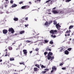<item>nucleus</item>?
<instances>
[{
  "label": "nucleus",
  "instance_id": "obj_30",
  "mask_svg": "<svg viewBox=\"0 0 74 74\" xmlns=\"http://www.w3.org/2000/svg\"><path fill=\"white\" fill-rule=\"evenodd\" d=\"M12 65V64H9L8 65V67H11Z\"/></svg>",
  "mask_w": 74,
  "mask_h": 74
},
{
  "label": "nucleus",
  "instance_id": "obj_46",
  "mask_svg": "<svg viewBox=\"0 0 74 74\" xmlns=\"http://www.w3.org/2000/svg\"><path fill=\"white\" fill-rule=\"evenodd\" d=\"M3 64L4 65H7V64L6 63V62H5L3 63Z\"/></svg>",
  "mask_w": 74,
  "mask_h": 74
},
{
  "label": "nucleus",
  "instance_id": "obj_2",
  "mask_svg": "<svg viewBox=\"0 0 74 74\" xmlns=\"http://www.w3.org/2000/svg\"><path fill=\"white\" fill-rule=\"evenodd\" d=\"M53 55V53L51 52H49L48 53L47 56H46V57L47 58V59L49 60L51 59V56Z\"/></svg>",
  "mask_w": 74,
  "mask_h": 74
},
{
  "label": "nucleus",
  "instance_id": "obj_29",
  "mask_svg": "<svg viewBox=\"0 0 74 74\" xmlns=\"http://www.w3.org/2000/svg\"><path fill=\"white\" fill-rule=\"evenodd\" d=\"M51 36V37H53V38H55L56 37V36L54 35V36H53V35H52Z\"/></svg>",
  "mask_w": 74,
  "mask_h": 74
},
{
  "label": "nucleus",
  "instance_id": "obj_3",
  "mask_svg": "<svg viewBox=\"0 0 74 74\" xmlns=\"http://www.w3.org/2000/svg\"><path fill=\"white\" fill-rule=\"evenodd\" d=\"M29 8H30V6L27 5L22 6L21 8L23 10H26V9H27Z\"/></svg>",
  "mask_w": 74,
  "mask_h": 74
},
{
  "label": "nucleus",
  "instance_id": "obj_41",
  "mask_svg": "<svg viewBox=\"0 0 74 74\" xmlns=\"http://www.w3.org/2000/svg\"><path fill=\"white\" fill-rule=\"evenodd\" d=\"M23 3V1H21L20 2H19V4H22V3Z\"/></svg>",
  "mask_w": 74,
  "mask_h": 74
},
{
  "label": "nucleus",
  "instance_id": "obj_40",
  "mask_svg": "<svg viewBox=\"0 0 74 74\" xmlns=\"http://www.w3.org/2000/svg\"><path fill=\"white\" fill-rule=\"evenodd\" d=\"M54 70H53V69H52V70L51 71V73H52L54 72Z\"/></svg>",
  "mask_w": 74,
  "mask_h": 74
},
{
  "label": "nucleus",
  "instance_id": "obj_1",
  "mask_svg": "<svg viewBox=\"0 0 74 74\" xmlns=\"http://www.w3.org/2000/svg\"><path fill=\"white\" fill-rule=\"evenodd\" d=\"M53 24L54 25H56V28L58 30H60V27H61V26H60L59 25V23L57 24V22L56 20H54L53 21Z\"/></svg>",
  "mask_w": 74,
  "mask_h": 74
},
{
  "label": "nucleus",
  "instance_id": "obj_26",
  "mask_svg": "<svg viewBox=\"0 0 74 74\" xmlns=\"http://www.w3.org/2000/svg\"><path fill=\"white\" fill-rule=\"evenodd\" d=\"M25 42H27V43H29L30 42H31V41H29V40H27L25 41Z\"/></svg>",
  "mask_w": 74,
  "mask_h": 74
},
{
  "label": "nucleus",
  "instance_id": "obj_55",
  "mask_svg": "<svg viewBox=\"0 0 74 74\" xmlns=\"http://www.w3.org/2000/svg\"><path fill=\"white\" fill-rule=\"evenodd\" d=\"M6 52H7V49H5V50Z\"/></svg>",
  "mask_w": 74,
  "mask_h": 74
},
{
  "label": "nucleus",
  "instance_id": "obj_52",
  "mask_svg": "<svg viewBox=\"0 0 74 74\" xmlns=\"http://www.w3.org/2000/svg\"><path fill=\"white\" fill-rule=\"evenodd\" d=\"M63 63L60 64V66H63Z\"/></svg>",
  "mask_w": 74,
  "mask_h": 74
},
{
  "label": "nucleus",
  "instance_id": "obj_37",
  "mask_svg": "<svg viewBox=\"0 0 74 74\" xmlns=\"http://www.w3.org/2000/svg\"><path fill=\"white\" fill-rule=\"evenodd\" d=\"M62 70H66V67L62 68Z\"/></svg>",
  "mask_w": 74,
  "mask_h": 74
},
{
  "label": "nucleus",
  "instance_id": "obj_4",
  "mask_svg": "<svg viewBox=\"0 0 74 74\" xmlns=\"http://www.w3.org/2000/svg\"><path fill=\"white\" fill-rule=\"evenodd\" d=\"M8 31L9 32H11L12 34L14 33V29L12 27L10 28L9 29Z\"/></svg>",
  "mask_w": 74,
  "mask_h": 74
},
{
  "label": "nucleus",
  "instance_id": "obj_18",
  "mask_svg": "<svg viewBox=\"0 0 74 74\" xmlns=\"http://www.w3.org/2000/svg\"><path fill=\"white\" fill-rule=\"evenodd\" d=\"M73 27H74V26L73 25H71L69 27V29H71L72 28H73Z\"/></svg>",
  "mask_w": 74,
  "mask_h": 74
},
{
  "label": "nucleus",
  "instance_id": "obj_54",
  "mask_svg": "<svg viewBox=\"0 0 74 74\" xmlns=\"http://www.w3.org/2000/svg\"><path fill=\"white\" fill-rule=\"evenodd\" d=\"M49 51H51V49H49Z\"/></svg>",
  "mask_w": 74,
  "mask_h": 74
},
{
  "label": "nucleus",
  "instance_id": "obj_36",
  "mask_svg": "<svg viewBox=\"0 0 74 74\" xmlns=\"http://www.w3.org/2000/svg\"><path fill=\"white\" fill-rule=\"evenodd\" d=\"M10 3L11 4H12V3H14V1H13L12 0H11L10 1Z\"/></svg>",
  "mask_w": 74,
  "mask_h": 74
},
{
  "label": "nucleus",
  "instance_id": "obj_58",
  "mask_svg": "<svg viewBox=\"0 0 74 74\" xmlns=\"http://www.w3.org/2000/svg\"><path fill=\"white\" fill-rule=\"evenodd\" d=\"M55 9H56V7H55L53 8V10H55Z\"/></svg>",
  "mask_w": 74,
  "mask_h": 74
},
{
  "label": "nucleus",
  "instance_id": "obj_32",
  "mask_svg": "<svg viewBox=\"0 0 74 74\" xmlns=\"http://www.w3.org/2000/svg\"><path fill=\"white\" fill-rule=\"evenodd\" d=\"M71 1V0H66L65 1L66 2L69 3V2H70V1Z\"/></svg>",
  "mask_w": 74,
  "mask_h": 74
},
{
  "label": "nucleus",
  "instance_id": "obj_62",
  "mask_svg": "<svg viewBox=\"0 0 74 74\" xmlns=\"http://www.w3.org/2000/svg\"><path fill=\"white\" fill-rule=\"evenodd\" d=\"M41 0H37V1H40Z\"/></svg>",
  "mask_w": 74,
  "mask_h": 74
},
{
  "label": "nucleus",
  "instance_id": "obj_38",
  "mask_svg": "<svg viewBox=\"0 0 74 74\" xmlns=\"http://www.w3.org/2000/svg\"><path fill=\"white\" fill-rule=\"evenodd\" d=\"M50 44H53V42L52 41H51L50 42Z\"/></svg>",
  "mask_w": 74,
  "mask_h": 74
},
{
  "label": "nucleus",
  "instance_id": "obj_19",
  "mask_svg": "<svg viewBox=\"0 0 74 74\" xmlns=\"http://www.w3.org/2000/svg\"><path fill=\"white\" fill-rule=\"evenodd\" d=\"M8 49L10 51H11V50H12V47L10 46L8 47Z\"/></svg>",
  "mask_w": 74,
  "mask_h": 74
},
{
  "label": "nucleus",
  "instance_id": "obj_48",
  "mask_svg": "<svg viewBox=\"0 0 74 74\" xmlns=\"http://www.w3.org/2000/svg\"><path fill=\"white\" fill-rule=\"evenodd\" d=\"M63 48H62L60 50V52H62V50H63Z\"/></svg>",
  "mask_w": 74,
  "mask_h": 74
},
{
  "label": "nucleus",
  "instance_id": "obj_60",
  "mask_svg": "<svg viewBox=\"0 0 74 74\" xmlns=\"http://www.w3.org/2000/svg\"><path fill=\"white\" fill-rule=\"evenodd\" d=\"M32 52L33 51H31L29 53H32Z\"/></svg>",
  "mask_w": 74,
  "mask_h": 74
},
{
  "label": "nucleus",
  "instance_id": "obj_15",
  "mask_svg": "<svg viewBox=\"0 0 74 74\" xmlns=\"http://www.w3.org/2000/svg\"><path fill=\"white\" fill-rule=\"evenodd\" d=\"M63 11H58V14H63Z\"/></svg>",
  "mask_w": 74,
  "mask_h": 74
},
{
  "label": "nucleus",
  "instance_id": "obj_51",
  "mask_svg": "<svg viewBox=\"0 0 74 74\" xmlns=\"http://www.w3.org/2000/svg\"><path fill=\"white\" fill-rule=\"evenodd\" d=\"M45 70H46V71H49V69H45Z\"/></svg>",
  "mask_w": 74,
  "mask_h": 74
},
{
  "label": "nucleus",
  "instance_id": "obj_53",
  "mask_svg": "<svg viewBox=\"0 0 74 74\" xmlns=\"http://www.w3.org/2000/svg\"><path fill=\"white\" fill-rule=\"evenodd\" d=\"M30 39V38H32V39H33V37H30V38H28V39Z\"/></svg>",
  "mask_w": 74,
  "mask_h": 74
},
{
  "label": "nucleus",
  "instance_id": "obj_27",
  "mask_svg": "<svg viewBox=\"0 0 74 74\" xmlns=\"http://www.w3.org/2000/svg\"><path fill=\"white\" fill-rule=\"evenodd\" d=\"M41 68H42V69H43V68H46V66H44V65H42L41 66Z\"/></svg>",
  "mask_w": 74,
  "mask_h": 74
},
{
  "label": "nucleus",
  "instance_id": "obj_16",
  "mask_svg": "<svg viewBox=\"0 0 74 74\" xmlns=\"http://www.w3.org/2000/svg\"><path fill=\"white\" fill-rule=\"evenodd\" d=\"M35 66L38 67V69H40V65H39V64H36L35 65Z\"/></svg>",
  "mask_w": 74,
  "mask_h": 74
},
{
  "label": "nucleus",
  "instance_id": "obj_34",
  "mask_svg": "<svg viewBox=\"0 0 74 74\" xmlns=\"http://www.w3.org/2000/svg\"><path fill=\"white\" fill-rule=\"evenodd\" d=\"M68 51H70L71 50V48H69L68 49H67Z\"/></svg>",
  "mask_w": 74,
  "mask_h": 74
},
{
  "label": "nucleus",
  "instance_id": "obj_22",
  "mask_svg": "<svg viewBox=\"0 0 74 74\" xmlns=\"http://www.w3.org/2000/svg\"><path fill=\"white\" fill-rule=\"evenodd\" d=\"M54 3V0H51V2H50V4L51 5V4H53Z\"/></svg>",
  "mask_w": 74,
  "mask_h": 74
},
{
  "label": "nucleus",
  "instance_id": "obj_23",
  "mask_svg": "<svg viewBox=\"0 0 74 74\" xmlns=\"http://www.w3.org/2000/svg\"><path fill=\"white\" fill-rule=\"evenodd\" d=\"M49 24L48 23V22L47 21H46L45 23V26H47V25H48Z\"/></svg>",
  "mask_w": 74,
  "mask_h": 74
},
{
  "label": "nucleus",
  "instance_id": "obj_33",
  "mask_svg": "<svg viewBox=\"0 0 74 74\" xmlns=\"http://www.w3.org/2000/svg\"><path fill=\"white\" fill-rule=\"evenodd\" d=\"M62 33H63V31H60L59 32V33L60 35H59V36H60V34H62Z\"/></svg>",
  "mask_w": 74,
  "mask_h": 74
},
{
  "label": "nucleus",
  "instance_id": "obj_31",
  "mask_svg": "<svg viewBox=\"0 0 74 74\" xmlns=\"http://www.w3.org/2000/svg\"><path fill=\"white\" fill-rule=\"evenodd\" d=\"M52 21L51 20L49 21V23H48L49 25H50V24H51V23H52Z\"/></svg>",
  "mask_w": 74,
  "mask_h": 74
},
{
  "label": "nucleus",
  "instance_id": "obj_47",
  "mask_svg": "<svg viewBox=\"0 0 74 74\" xmlns=\"http://www.w3.org/2000/svg\"><path fill=\"white\" fill-rule=\"evenodd\" d=\"M25 27H27V26H29V25H28V24L25 25Z\"/></svg>",
  "mask_w": 74,
  "mask_h": 74
},
{
  "label": "nucleus",
  "instance_id": "obj_50",
  "mask_svg": "<svg viewBox=\"0 0 74 74\" xmlns=\"http://www.w3.org/2000/svg\"><path fill=\"white\" fill-rule=\"evenodd\" d=\"M48 12H49L50 11H51V9H48Z\"/></svg>",
  "mask_w": 74,
  "mask_h": 74
},
{
  "label": "nucleus",
  "instance_id": "obj_42",
  "mask_svg": "<svg viewBox=\"0 0 74 74\" xmlns=\"http://www.w3.org/2000/svg\"><path fill=\"white\" fill-rule=\"evenodd\" d=\"M47 73V71H42V73L43 74H44V73Z\"/></svg>",
  "mask_w": 74,
  "mask_h": 74
},
{
  "label": "nucleus",
  "instance_id": "obj_20",
  "mask_svg": "<svg viewBox=\"0 0 74 74\" xmlns=\"http://www.w3.org/2000/svg\"><path fill=\"white\" fill-rule=\"evenodd\" d=\"M13 19L14 21H18V18H14Z\"/></svg>",
  "mask_w": 74,
  "mask_h": 74
},
{
  "label": "nucleus",
  "instance_id": "obj_39",
  "mask_svg": "<svg viewBox=\"0 0 74 74\" xmlns=\"http://www.w3.org/2000/svg\"><path fill=\"white\" fill-rule=\"evenodd\" d=\"M51 1V0H49L48 1H46V3H49V1Z\"/></svg>",
  "mask_w": 74,
  "mask_h": 74
},
{
  "label": "nucleus",
  "instance_id": "obj_44",
  "mask_svg": "<svg viewBox=\"0 0 74 74\" xmlns=\"http://www.w3.org/2000/svg\"><path fill=\"white\" fill-rule=\"evenodd\" d=\"M25 20L26 21H27L28 20V17H26L25 18Z\"/></svg>",
  "mask_w": 74,
  "mask_h": 74
},
{
  "label": "nucleus",
  "instance_id": "obj_63",
  "mask_svg": "<svg viewBox=\"0 0 74 74\" xmlns=\"http://www.w3.org/2000/svg\"><path fill=\"white\" fill-rule=\"evenodd\" d=\"M29 4H32V2H29Z\"/></svg>",
  "mask_w": 74,
  "mask_h": 74
},
{
  "label": "nucleus",
  "instance_id": "obj_35",
  "mask_svg": "<svg viewBox=\"0 0 74 74\" xmlns=\"http://www.w3.org/2000/svg\"><path fill=\"white\" fill-rule=\"evenodd\" d=\"M38 50H39V49H38V48H36L35 49V51H38Z\"/></svg>",
  "mask_w": 74,
  "mask_h": 74
},
{
  "label": "nucleus",
  "instance_id": "obj_8",
  "mask_svg": "<svg viewBox=\"0 0 74 74\" xmlns=\"http://www.w3.org/2000/svg\"><path fill=\"white\" fill-rule=\"evenodd\" d=\"M3 34H7V32H8V31H7V29H4L3 30Z\"/></svg>",
  "mask_w": 74,
  "mask_h": 74
},
{
  "label": "nucleus",
  "instance_id": "obj_14",
  "mask_svg": "<svg viewBox=\"0 0 74 74\" xmlns=\"http://www.w3.org/2000/svg\"><path fill=\"white\" fill-rule=\"evenodd\" d=\"M34 71H36V72L37 71H38V69L37 67L34 68Z\"/></svg>",
  "mask_w": 74,
  "mask_h": 74
},
{
  "label": "nucleus",
  "instance_id": "obj_7",
  "mask_svg": "<svg viewBox=\"0 0 74 74\" xmlns=\"http://www.w3.org/2000/svg\"><path fill=\"white\" fill-rule=\"evenodd\" d=\"M70 32H71V30L70 29L69 30V31H66V32H65V36L66 37L67 36V34H68V33H70Z\"/></svg>",
  "mask_w": 74,
  "mask_h": 74
},
{
  "label": "nucleus",
  "instance_id": "obj_17",
  "mask_svg": "<svg viewBox=\"0 0 74 74\" xmlns=\"http://www.w3.org/2000/svg\"><path fill=\"white\" fill-rule=\"evenodd\" d=\"M23 33H25V31H21L20 32V34H22Z\"/></svg>",
  "mask_w": 74,
  "mask_h": 74
},
{
  "label": "nucleus",
  "instance_id": "obj_57",
  "mask_svg": "<svg viewBox=\"0 0 74 74\" xmlns=\"http://www.w3.org/2000/svg\"><path fill=\"white\" fill-rule=\"evenodd\" d=\"M2 61L3 60L2 59L0 60V62H2Z\"/></svg>",
  "mask_w": 74,
  "mask_h": 74
},
{
  "label": "nucleus",
  "instance_id": "obj_45",
  "mask_svg": "<svg viewBox=\"0 0 74 74\" xmlns=\"http://www.w3.org/2000/svg\"><path fill=\"white\" fill-rule=\"evenodd\" d=\"M8 55V56H9V57H10V53H8V54H7Z\"/></svg>",
  "mask_w": 74,
  "mask_h": 74
},
{
  "label": "nucleus",
  "instance_id": "obj_5",
  "mask_svg": "<svg viewBox=\"0 0 74 74\" xmlns=\"http://www.w3.org/2000/svg\"><path fill=\"white\" fill-rule=\"evenodd\" d=\"M50 33L52 34H54L55 33H57V30H51L50 31Z\"/></svg>",
  "mask_w": 74,
  "mask_h": 74
},
{
  "label": "nucleus",
  "instance_id": "obj_9",
  "mask_svg": "<svg viewBox=\"0 0 74 74\" xmlns=\"http://www.w3.org/2000/svg\"><path fill=\"white\" fill-rule=\"evenodd\" d=\"M23 54H25V55H27V50L26 49H24L23 50Z\"/></svg>",
  "mask_w": 74,
  "mask_h": 74
},
{
  "label": "nucleus",
  "instance_id": "obj_43",
  "mask_svg": "<svg viewBox=\"0 0 74 74\" xmlns=\"http://www.w3.org/2000/svg\"><path fill=\"white\" fill-rule=\"evenodd\" d=\"M49 50V47L47 48L46 49V51H48Z\"/></svg>",
  "mask_w": 74,
  "mask_h": 74
},
{
  "label": "nucleus",
  "instance_id": "obj_24",
  "mask_svg": "<svg viewBox=\"0 0 74 74\" xmlns=\"http://www.w3.org/2000/svg\"><path fill=\"white\" fill-rule=\"evenodd\" d=\"M48 54V52H45L44 53V55L45 56H46V55Z\"/></svg>",
  "mask_w": 74,
  "mask_h": 74
},
{
  "label": "nucleus",
  "instance_id": "obj_64",
  "mask_svg": "<svg viewBox=\"0 0 74 74\" xmlns=\"http://www.w3.org/2000/svg\"><path fill=\"white\" fill-rule=\"evenodd\" d=\"M7 7V5H5V7Z\"/></svg>",
  "mask_w": 74,
  "mask_h": 74
},
{
  "label": "nucleus",
  "instance_id": "obj_6",
  "mask_svg": "<svg viewBox=\"0 0 74 74\" xmlns=\"http://www.w3.org/2000/svg\"><path fill=\"white\" fill-rule=\"evenodd\" d=\"M52 12L54 14H58V10H52Z\"/></svg>",
  "mask_w": 74,
  "mask_h": 74
},
{
  "label": "nucleus",
  "instance_id": "obj_10",
  "mask_svg": "<svg viewBox=\"0 0 74 74\" xmlns=\"http://www.w3.org/2000/svg\"><path fill=\"white\" fill-rule=\"evenodd\" d=\"M52 70H54L55 71H56V69L57 68H56V66H53L52 68Z\"/></svg>",
  "mask_w": 74,
  "mask_h": 74
},
{
  "label": "nucleus",
  "instance_id": "obj_25",
  "mask_svg": "<svg viewBox=\"0 0 74 74\" xmlns=\"http://www.w3.org/2000/svg\"><path fill=\"white\" fill-rule=\"evenodd\" d=\"M44 41L45 43H48V40H44Z\"/></svg>",
  "mask_w": 74,
  "mask_h": 74
},
{
  "label": "nucleus",
  "instance_id": "obj_12",
  "mask_svg": "<svg viewBox=\"0 0 74 74\" xmlns=\"http://www.w3.org/2000/svg\"><path fill=\"white\" fill-rule=\"evenodd\" d=\"M18 5L15 4H14L12 6V8H14V7H17Z\"/></svg>",
  "mask_w": 74,
  "mask_h": 74
},
{
  "label": "nucleus",
  "instance_id": "obj_61",
  "mask_svg": "<svg viewBox=\"0 0 74 74\" xmlns=\"http://www.w3.org/2000/svg\"><path fill=\"white\" fill-rule=\"evenodd\" d=\"M15 44V42H14V43H13L12 44V45H14V44Z\"/></svg>",
  "mask_w": 74,
  "mask_h": 74
},
{
  "label": "nucleus",
  "instance_id": "obj_59",
  "mask_svg": "<svg viewBox=\"0 0 74 74\" xmlns=\"http://www.w3.org/2000/svg\"><path fill=\"white\" fill-rule=\"evenodd\" d=\"M8 56V55H7V54H5V56Z\"/></svg>",
  "mask_w": 74,
  "mask_h": 74
},
{
  "label": "nucleus",
  "instance_id": "obj_21",
  "mask_svg": "<svg viewBox=\"0 0 74 74\" xmlns=\"http://www.w3.org/2000/svg\"><path fill=\"white\" fill-rule=\"evenodd\" d=\"M19 64H23L25 65V63L24 62H19Z\"/></svg>",
  "mask_w": 74,
  "mask_h": 74
},
{
  "label": "nucleus",
  "instance_id": "obj_28",
  "mask_svg": "<svg viewBox=\"0 0 74 74\" xmlns=\"http://www.w3.org/2000/svg\"><path fill=\"white\" fill-rule=\"evenodd\" d=\"M50 59L51 60H52L54 59V57L53 56V57H51V58H50Z\"/></svg>",
  "mask_w": 74,
  "mask_h": 74
},
{
  "label": "nucleus",
  "instance_id": "obj_13",
  "mask_svg": "<svg viewBox=\"0 0 74 74\" xmlns=\"http://www.w3.org/2000/svg\"><path fill=\"white\" fill-rule=\"evenodd\" d=\"M10 61H13L14 60H15V59H14V58L11 57L10 58Z\"/></svg>",
  "mask_w": 74,
  "mask_h": 74
},
{
  "label": "nucleus",
  "instance_id": "obj_11",
  "mask_svg": "<svg viewBox=\"0 0 74 74\" xmlns=\"http://www.w3.org/2000/svg\"><path fill=\"white\" fill-rule=\"evenodd\" d=\"M64 52L65 55H68V54H69V52L67 50H66L65 51H64Z\"/></svg>",
  "mask_w": 74,
  "mask_h": 74
},
{
  "label": "nucleus",
  "instance_id": "obj_49",
  "mask_svg": "<svg viewBox=\"0 0 74 74\" xmlns=\"http://www.w3.org/2000/svg\"><path fill=\"white\" fill-rule=\"evenodd\" d=\"M67 34V35L68 36H70V33H69V34Z\"/></svg>",
  "mask_w": 74,
  "mask_h": 74
},
{
  "label": "nucleus",
  "instance_id": "obj_56",
  "mask_svg": "<svg viewBox=\"0 0 74 74\" xmlns=\"http://www.w3.org/2000/svg\"><path fill=\"white\" fill-rule=\"evenodd\" d=\"M3 12H0V14H3Z\"/></svg>",
  "mask_w": 74,
  "mask_h": 74
}]
</instances>
